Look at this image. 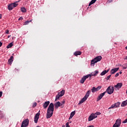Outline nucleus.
<instances>
[{
	"label": "nucleus",
	"mask_w": 127,
	"mask_h": 127,
	"mask_svg": "<svg viewBox=\"0 0 127 127\" xmlns=\"http://www.w3.org/2000/svg\"><path fill=\"white\" fill-rule=\"evenodd\" d=\"M49 104H50V101L45 102L43 105V107H44V109H47V107H48V106L49 105Z\"/></svg>",
	"instance_id": "obj_16"
},
{
	"label": "nucleus",
	"mask_w": 127,
	"mask_h": 127,
	"mask_svg": "<svg viewBox=\"0 0 127 127\" xmlns=\"http://www.w3.org/2000/svg\"><path fill=\"white\" fill-rule=\"evenodd\" d=\"M119 69H120L119 67H115L114 68H113L111 70L110 73L111 74H114L115 73H117V72H118V71H119Z\"/></svg>",
	"instance_id": "obj_10"
},
{
	"label": "nucleus",
	"mask_w": 127,
	"mask_h": 127,
	"mask_svg": "<svg viewBox=\"0 0 127 127\" xmlns=\"http://www.w3.org/2000/svg\"><path fill=\"white\" fill-rule=\"evenodd\" d=\"M12 62H13V56H11L9 59L8 60V64L11 65Z\"/></svg>",
	"instance_id": "obj_14"
},
{
	"label": "nucleus",
	"mask_w": 127,
	"mask_h": 127,
	"mask_svg": "<svg viewBox=\"0 0 127 127\" xmlns=\"http://www.w3.org/2000/svg\"><path fill=\"white\" fill-rule=\"evenodd\" d=\"M65 104V101H63L61 103V106H63Z\"/></svg>",
	"instance_id": "obj_38"
},
{
	"label": "nucleus",
	"mask_w": 127,
	"mask_h": 127,
	"mask_svg": "<svg viewBox=\"0 0 127 127\" xmlns=\"http://www.w3.org/2000/svg\"><path fill=\"white\" fill-rule=\"evenodd\" d=\"M90 94H91V90H88L86 92V95L84 96V97L79 101L78 105H81V104H83V103L86 102V101H87V99L89 98V96H90Z\"/></svg>",
	"instance_id": "obj_2"
},
{
	"label": "nucleus",
	"mask_w": 127,
	"mask_h": 127,
	"mask_svg": "<svg viewBox=\"0 0 127 127\" xmlns=\"http://www.w3.org/2000/svg\"><path fill=\"white\" fill-rule=\"evenodd\" d=\"M127 105V100L123 101L121 104V107H126Z\"/></svg>",
	"instance_id": "obj_21"
},
{
	"label": "nucleus",
	"mask_w": 127,
	"mask_h": 127,
	"mask_svg": "<svg viewBox=\"0 0 127 127\" xmlns=\"http://www.w3.org/2000/svg\"><path fill=\"white\" fill-rule=\"evenodd\" d=\"M114 91H115L114 89V86H110L106 89V93L107 92L109 95H112V94L114 93Z\"/></svg>",
	"instance_id": "obj_3"
},
{
	"label": "nucleus",
	"mask_w": 127,
	"mask_h": 127,
	"mask_svg": "<svg viewBox=\"0 0 127 127\" xmlns=\"http://www.w3.org/2000/svg\"><path fill=\"white\" fill-rule=\"evenodd\" d=\"M113 1V0H108V2L110 3V2H112Z\"/></svg>",
	"instance_id": "obj_44"
},
{
	"label": "nucleus",
	"mask_w": 127,
	"mask_h": 127,
	"mask_svg": "<svg viewBox=\"0 0 127 127\" xmlns=\"http://www.w3.org/2000/svg\"><path fill=\"white\" fill-rule=\"evenodd\" d=\"M65 127H70V126H69V123L68 122L66 123Z\"/></svg>",
	"instance_id": "obj_39"
},
{
	"label": "nucleus",
	"mask_w": 127,
	"mask_h": 127,
	"mask_svg": "<svg viewBox=\"0 0 127 127\" xmlns=\"http://www.w3.org/2000/svg\"><path fill=\"white\" fill-rule=\"evenodd\" d=\"M102 88V86H100L97 87V88L93 87L91 89V92L92 93H95V92H98L99 90H101V88Z\"/></svg>",
	"instance_id": "obj_8"
},
{
	"label": "nucleus",
	"mask_w": 127,
	"mask_h": 127,
	"mask_svg": "<svg viewBox=\"0 0 127 127\" xmlns=\"http://www.w3.org/2000/svg\"><path fill=\"white\" fill-rule=\"evenodd\" d=\"M28 125H29V120L26 119L22 122L21 127H27Z\"/></svg>",
	"instance_id": "obj_4"
},
{
	"label": "nucleus",
	"mask_w": 127,
	"mask_h": 127,
	"mask_svg": "<svg viewBox=\"0 0 127 127\" xmlns=\"http://www.w3.org/2000/svg\"><path fill=\"white\" fill-rule=\"evenodd\" d=\"M40 116V111L38 112V113L36 114L34 117V123L35 124H37L38 122V120L39 119V116Z\"/></svg>",
	"instance_id": "obj_7"
},
{
	"label": "nucleus",
	"mask_w": 127,
	"mask_h": 127,
	"mask_svg": "<svg viewBox=\"0 0 127 127\" xmlns=\"http://www.w3.org/2000/svg\"><path fill=\"white\" fill-rule=\"evenodd\" d=\"M2 46V43L0 42V47H1Z\"/></svg>",
	"instance_id": "obj_45"
},
{
	"label": "nucleus",
	"mask_w": 127,
	"mask_h": 127,
	"mask_svg": "<svg viewBox=\"0 0 127 127\" xmlns=\"http://www.w3.org/2000/svg\"><path fill=\"white\" fill-rule=\"evenodd\" d=\"M12 46H13V44L12 43H10L7 46L6 48H11Z\"/></svg>",
	"instance_id": "obj_28"
},
{
	"label": "nucleus",
	"mask_w": 127,
	"mask_h": 127,
	"mask_svg": "<svg viewBox=\"0 0 127 127\" xmlns=\"http://www.w3.org/2000/svg\"><path fill=\"white\" fill-rule=\"evenodd\" d=\"M62 127H65V125H63Z\"/></svg>",
	"instance_id": "obj_51"
},
{
	"label": "nucleus",
	"mask_w": 127,
	"mask_h": 127,
	"mask_svg": "<svg viewBox=\"0 0 127 127\" xmlns=\"http://www.w3.org/2000/svg\"><path fill=\"white\" fill-rule=\"evenodd\" d=\"M123 87V83H118L117 85H114V87L116 88V89H118L119 90V89H121Z\"/></svg>",
	"instance_id": "obj_11"
},
{
	"label": "nucleus",
	"mask_w": 127,
	"mask_h": 127,
	"mask_svg": "<svg viewBox=\"0 0 127 127\" xmlns=\"http://www.w3.org/2000/svg\"><path fill=\"white\" fill-rule=\"evenodd\" d=\"M55 107L56 109H58L59 107H61V103L60 102L58 101L56 103H55Z\"/></svg>",
	"instance_id": "obj_15"
},
{
	"label": "nucleus",
	"mask_w": 127,
	"mask_h": 127,
	"mask_svg": "<svg viewBox=\"0 0 127 127\" xmlns=\"http://www.w3.org/2000/svg\"><path fill=\"white\" fill-rule=\"evenodd\" d=\"M12 4L13 5V7H16L17 6V5H18V3H16V2H14V3H12Z\"/></svg>",
	"instance_id": "obj_31"
},
{
	"label": "nucleus",
	"mask_w": 127,
	"mask_h": 127,
	"mask_svg": "<svg viewBox=\"0 0 127 127\" xmlns=\"http://www.w3.org/2000/svg\"><path fill=\"white\" fill-rule=\"evenodd\" d=\"M22 19H23V17H22V16L18 18V20H22Z\"/></svg>",
	"instance_id": "obj_41"
},
{
	"label": "nucleus",
	"mask_w": 127,
	"mask_h": 127,
	"mask_svg": "<svg viewBox=\"0 0 127 127\" xmlns=\"http://www.w3.org/2000/svg\"><path fill=\"white\" fill-rule=\"evenodd\" d=\"M97 62L95 61V60L93 59L91 61V66H95V64H96Z\"/></svg>",
	"instance_id": "obj_23"
},
{
	"label": "nucleus",
	"mask_w": 127,
	"mask_h": 127,
	"mask_svg": "<svg viewBox=\"0 0 127 127\" xmlns=\"http://www.w3.org/2000/svg\"><path fill=\"white\" fill-rule=\"evenodd\" d=\"M99 74V70H96L94 71V72H92L90 73V75H91V77L92 76H94V77L97 76Z\"/></svg>",
	"instance_id": "obj_13"
},
{
	"label": "nucleus",
	"mask_w": 127,
	"mask_h": 127,
	"mask_svg": "<svg viewBox=\"0 0 127 127\" xmlns=\"http://www.w3.org/2000/svg\"><path fill=\"white\" fill-rule=\"evenodd\" d=\"M111 77H112V75H111V74L109 75V76H108L107 77L106 80L108 81V80H109V79H110V78H111Z\"/></svg>",
	"instance_id": "obj_34"
},
{
	"label": "nucleus",
	"mask_w": 127,
	"mask_h": 127,
	"mask_svg": "<svg viewBox=\"0 0 127 127\" xmlns=\"http://www.w3.org/2000/svg\"><path fill=\"white\" fill-rule=\"evenodd\" d=\"M111 109H116V106H115V104L112 105L111 106L108 108V110H110Z\"/></svg>",
	"instance_id": "obj_32"
},
{
	"label": "nucleus",
	"mask_w": 127,
	"mask_h": 127,
	"mask_svg": "<svg viewBox=\"0 0 127 127\" xmlns=\"http://www.w3.org/2000/svg\"><path fill=\"white\" fill-rule=\"evenodd\" d=\"M14 8L13 7V5H12V3H11L8 5V9L9 10H12V9Z\"/></svg>",
	"instance_id": "obj_18"
},
{
	"label": "nucleus",
	"mask_w": 127,
	"mask_h": 127,
	"mask_svg": "<svg viewBox=\"0 0 127 127\" xmlns=\"http://www.w3.org/2000/svg\"><path fill=\"white\" fill-rule=\"evenodd\" d=\"M106 93H107V91H105L104 92L101 93L97 97V101L99 102V101H100V100H101L105 96V95H106Z\"/></svg>",
	"instance_id": "obj_9"
},
{
	"label": "nucleus",
	"mask_w": 127,
	"mask_h": 127,
	"mask_svg": "<svg viewBox=\"0 0 127 127\" xmlns=\"http://www.w3.org/2000/svg\"><path fill=\"white\" fill-rule=\"evenodd\" d=\"M10 37V35L8 36V38H9Z\"/></svg>",
	"instance_id": "obj_50"
},
{
	"label": "nucleus",
	"mask_w": 127,
	"mask_h": 127,
	"mask_svg": "<svg viewBox=\"0 0 127 127\" xmlns=\"http://www.w3.org/2000/svg\"><path fill=\"white\" fill-rule=\"evenodd\" d=\"M96 118H98L97 116V114H96L95 113H92L89 117L88 121L91 122V121H93L94 119H96Z\"/></svg>",
	"instance_id": "obj_6"
},
{
	"label": "nucleus",
	"mask_w": 127,
	"mask_h": 127,
	"mask_svg": "<svg viewBox=\"0 0 127 127\" xmlns=\"http://www.w3.org/2000/svg\"><path fill=\"white\" fill-rule=\"evenodd\" d=\"M1 114V111H0V115Z\"/></svg>",
	"instance_id": "obj_53"
},
{
	"label": "nucleus",
	"mask_w": 127,
	"mask_h": 127,
	"mask_svg": "<svg viewBox=\"0 0 127 127\" xmlns=\"http://www.w3.org/2000/svg\"><path fill=\"white\" fill-rule=\"evenodd\" d=\"M109 71H110V69L105 70L103 71L100 74L101 76H104V75H106V74H107V73H108Z\"/></svg>",
	"instance_id": "obj_17"
},
{
	"label": "nucleus",
	"mask_w": 127,
	"mask_h": 127,
	"mask_svg": "<svg viewBox=\"0 0 127 127\" xmlns=\"http://www.w3.org/2000/svg\"><path fill=\"white\" fill-rule=\"evenodd\" d=\"M60 97H62V96L60 95L58 93L56 96V99H55V102H57L58 100H59L60 99Z\"/></svg>",
	"instance_id": "obj_25"
},
{
	"label": "nucleus",
	"mask_w": 127,
	"mask_h": 127,
	"mask_svg": "<svg viewBox=\"0 0 127 127\" xmlns=\"http://www.w3.org/2000/svg\"><path fill=\"white\" fill-rule=\"evenodd\" d=\"M83 77L85 78V80H86V79H88V78H89L90 80H91V78L92 76L91 75V73H90L86 75H84L83 76Z\"/></svg>",
	"instance_id": "obj_20"
},
{
	"label": "nucleus",
	"mask_w": 127,
	"mask_h": 127,
	"mask_svg": "<svg viewBox=\"0 0 127 127\" xmlns=\"http://www.w3.org/2000/svg\"><path fill=\"white\" fill-rule=\"evenodd\" d=\"M121 125H122V120L118 119L116 120L113 127H121Z\"/></svg>",
	"instance_id": "obj_5"
},
{
	"label": "nucleus",
	"mask_w": 127,
	"mask_h": 127,
	"mask_svg": "<svg viewBox=\"0 0 127 127\" xmlns=\"http://www.w3.org/2000/svg\"><path fill=\"white\" fill-rule=\"evenodd\" d=\"M36 106H37V103L36 102H35L33 104V108H35V107H36Z\"/></svg>",
	"instance_id": "obj_36"
},
{
	"label": "nucleus",
	"mask_w": 127,
	"mask_h": 127,
	"mask_svg": "<svg viewBox=\"0 0 127 127\" xmlns=\"http://www.w3.org/2000/svg\"><path fill=\"white\" fill-rule=\"evenodd\" d=\"M1 18V14H0V19Z\"/></svg>",
	"instance_id": "obj_47"
},
{
	"label": "nucleus",
	"mask_w": 127,
	"mask_h": 127,
	"mask_svg": "<svg viewBox=\"0 0 127 127\" xmlns=\"http://www.w3.org/2000/svg\"><path fill=\"white\" fill-rule=\"evenodd\" d=\"M102 56H99L98 57H95L94 60L95 61V62L97 63V62H100L102 60Z\"/></svg>",
	"instance_id": "obj_12"
},
{
	"label": "nucleus",
	"mask_w": 127,
	"mask_h": 127,
	"mask_svg": "<svg viewBox=\"0 0 127 127\" xmlns=\"http://www.w3.org/2000/svg\"><path fill=\"white\" fill-rule=\"evenodd\" d=\"M6 34H8L9 33V30H7L5 32Z\"/></svg>",
	"instance_id": "obj_42"
},
{
	"label": "nucleus",
	"mask_w": 127,
	"mask_h": 127,
	"mask_svg": "<svg viewBox=\"0 0 127 127\" xmlns=\"http://www.w3.org/2000/svg\"><path fill=\"white\" fill-rule=\"evenodd\" d=\"M120 75V73L119 72L117 73L116 74H115V77H119V76Z\"/></svg>",
	"instance_id": "obj_40"
},
{
	"label": "nucleus",
	"mask_w": 127,
	"mask_h": 127,
	"mask_svg": "<svg viewBox=\"0 0 127 127\" xmlns=\"http://www.w3.org/2000/svg\"><path fill=\"white\" fill-rule=\"evenodd\" d=\"M75 114H76V112L75 111H73L70 113V117L69 118V120H71L74 116H75Z\"/></svg>",
	"instance_id": "obj_19"
},
{
	"label": "nucleus",
	"mask_w": 127,
	"mask_h": 127,
	"mask_svg": "<svg viewBox=\"0 0 127 127\" xmlns=\"http://www.w3.org/2000/svg\"><path fill=\"white\" fill-rule=\"evenodd\" d=\"M59 95L62 97H63L65 94V90H62L59 93Z\"/></svg>",
	"instance_id": "obj_24"
},
{
	"label": "nucleus",
	"mask_w": 127,
	"mask_h": 127,
	"mask_svg": "<svg viewBox=\"0 0 127 127\" xmlns=\"http://www.w3.org/2000/svg\"><path fill=\"white\" fill-rule=\"evenodd\" d=\"M1 96H2V91H0V98H1Z\"/></svg>",
	"instance_id": "obj_43"
},
{
	"label": "nucleus",
	"mask_w": 127,
	"mask_h": 127,
	"mask_svg": "<svg viewBox=\"0 0 127 127\" xmlns=\"http://www.w3.org/2000/svg\"><path fill=\"white\" fill-rule=\"evenodd\" d=\"M123 73V72H122V71H120V72H119V74H122Z\"/></svg>",
	"instance_id": "obj_46"
},
{
	"label": "nucleus",
	"mask_w": 127,
	"mask_h": 127,
	"mask_svg": "<svg viewBox=\"0 0 127 127\" xmlns=\"http://www.w3.org/2000/svg\"><path fill=\"white\" fill-rule=\"evenodd\" d=\"M125 59H126V60H127V56L126 57V58H125Z\"/></svg>",
	"instance_id": "obj_52"
},
{
	"label": "nucleus",
	"mask_w": 127,
	"mask_h": 127,
	"mask_svg": "<svg viewBox=\"0 0 127 127\" xmlns=\"http://www.w3.org/2000/svg\"><path fill=\"white\" fill-rule=\"evenodd\" d=\"M21 11L22 12H26V8H25V7H21Z\"/></svg>",
	"instance_id": "obj_30"
},
{
	"label": "nucleus",
	"mask_w": 127,
	"mask_h": 127,
	"mask_svg": "<svg viewBox=\"0 0 127 127\" xmlns=\"http://www.w3.org/2000/svg\"><path fill=\"white\" fill-rule=\"evenodd\" d=\"M85 81H86V78H85L84 77V76H83L81 78V79L80 80V83L81 84H84Z\"/></svg>",
	"instance_id": "obj_26"
},
{
	"label": "nucleus",
	"mask_w": 127,
	"mask_h": 127,
	"mask_svg": "<svg viewBox=\"0 0 127 127\" xmlns=\"http://www.w3.org/2000/svg\"><path fill=\"white\" fill-rule=\"evenodd\" d=\"M122 67H123V69H127V64H123L122 65Z\"/></svg>",
	"instance_id": "obj_33"
},
{
	"label": "nucleus",
	"mask_w": 127,
	"mask_h": 127,
	"mask_svg": "<svg viewBox=\"0 0 127 127\" xmlns=\"http://www.w3.org/2000/svg\"><path fill=\"white\" fill-rule=\"evenodd\" d=\"M53 112H54V104L51 103L48 108L46 116L47 119H50L53 116Z\"/></svg>",
	"instance_id": "obj_1"
},
{
	"label": "nucleus",
	"mask_w": 127,
	"mask_h": 127,
	"mask_svg": "<svg viewBox=\"0 0 127 127\" xmlns=\"http://www.w3.org/2000/svg\"><path fill=\"white\" fill-rule=\"evenodd\" d=\"M120 105H121V102H117L114 104L116 108H119V107H120Z\"/></svg>",
	"instance_id": "obj_29"
},
{
	"label": "nucleus",
	"mask_w": 127,
	"mask_h": 127,
	"mask_svg": "<svg viewBox=\"0 0 127 127\" xmlns=\"http://www.w3.org/2000/svg\"><path fill=\"white\" fill-rule=\"evenodd\" d=\"M16 3H17V2H19V0H18L17 1L15 2Z\"/></svg>",
	"instance_id": "obj_48"
},
{
	"label": "nucleus",
	"mask_w": 127,
	"mask_h": 127,
	"mask_svg": "<svg viewBox=\"0 0 127 127\" xmlns=\"http://www.w3.org/2000/svg\"><path fill=\"white\" fill-rule=\"evenodd\" d=\"M29 22H31V21H32V20H30V21H29Z\"/></svg>",
	"instance_id": "obj_49"
},
{
	"label": "nucleus",
	"mask_w": 127,
	"mask_h": 127,
	"mask_svg": "<svg viewBox=\"0 0 127 127\" xmlns=\"http://www.w3.org/2000/svg\"><path fill=\"white\" fill-rule=\"evenodd\" d=\"M29 23V21L27 20L24 22V25H27Z\"/></svg>",
	"instance_id": "obj_35"
},
{
	"label": "nucleus",
	"mask_w": 127,
	"mask_h": 127,
	"mask_svg": "<svg viewBox=\"0 0 127 127\" xmlns=\"http://www.w3.org/2000/svg\"><path fill=\"white\" fill-rule=\"evenodd\" d=\"M96 1H97V0H92L89 4V6H90V5H92L93 3H95Z\"/></svg>",
	"instance_id": "obj_27"
},
{
	"label": "nucleus",
	"mask_w": 127,
	"mask_h": 127,
	"mask_svg": "<svg viewBox=\"0 0 127 127\" xmlns=\"http://www.w3.org/2000/svg\"><path fill=\"white\" fill-rule=\"evenodd\" d=\"M95 115H96V117H98V116L101 115L100 112H97L95 113Z\"/></svg>",
	"instance_id": "obj_37"
},
{
	"label": "nucleus",
	"mask_w": 127,
	"mask_h": 127,
	"mask_svg": "<svg viewBox=\"0 0 127 127\" xmlns=\"http://www.w3.org/2000/svg\"><path fill=\"white\" fill-rule=\"evenodd\" d=\"M81 54H82V53L80 51H76L74 53V55H75V56H78V55H81Z\"/></svg>",
	"instance_id": "obj_22"
}]
</instances>
